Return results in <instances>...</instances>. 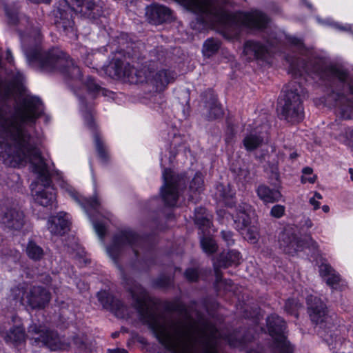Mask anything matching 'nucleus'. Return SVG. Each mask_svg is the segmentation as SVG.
<instances>
[{"mask_svg":"<svg viewBox=\"0 0 353 353\" xmlns=\"http://www.w3.org/2000/svg\"><path fill=\"white\" fill-rule=\"evenodd\" d=\"M41 99L34 96H25L20 101L16 115L6 120L0 114V132L5 141H0V160L11 167L30 164L37 181L30 185L34 201L43 206L56 202V193L51 185L50 161L41 155L38 146L41 137L28 127L43 112Z\"/></svg>","mask_w":353,"mask_h":353,"instance_id":"1","label":"nucleus"},{"mask_svg":"<svg viewBox=\"0 0 353 353\" xmlns=\"http://www.w3.org/2000/svg\"><path fill=\"white\" fill-rule=\"evenodd\" d=\"M5 11L9 23L19 22L26 28V32L19 30L21 46L28 63L33 68L44 72H58L66 83L81 80L87 88H103L92 76L83 77L80 68L69 55L59 48L43 51L39 46L41 25L30 21L26 16L18 17V9L12 11L8 6Z\"/></svg>","mask_w":353,"mask_h":353,"instance_id":"2","label":"nucleus"},{"mask_svg":"<svg viewBox=\"0 0 353 353\" xmlns=\"http://www.w3.org/2000/svg\"><path fill=\"white\" fill-rule=\"evenodd\" d=\"M130 291L142 319L148 324L159 343L171 353H193L197 344L211 345L213 339L216 337V333L212 332L208 335L194 324L172 323L157 316L149 307L147 295L141 287L136 285Z\"/></svg>","mask_w":353,"mask_h":353,"instance_id":"3","label":"nucleus"},{"mask_svg":"<svg viewBox=\"0 0 353 353\" xmlns=\"http://www.w3.org/2000/svg\"><path fill=\"white\" fill-rule=\"evenodd\" d=\"M290 70L297 79L295 83L300 88L305 86L302 82L303 73L314 74L330 86H347L353 88V78L343 66L327 63L323 59L312 58L306 61L299 57H288Z\"/></svg>","mask_w":353,"mask_h":353,"instance_id":"4","label":"nucleus"},{"mask_svg":"<svg viewBox=\"0 0 353 353\" xmlns=\"http://www.w3.org/2000/svg\"><path fill=\"white\" fill-rule=\"evenodd\" d=\"M72 12L85 18L95 20L103 14V6L95 0H60L52 10L54 23L59 31L66 35L75 36Z\"/></svg>","mask_w":353,"mask_h":353,"instance_id":"5","label":"nucleus"},{"mask_svg":"<svg viewBox=\"0 0 353 353\" xmlns=\"http://www.w3.org/2000/svg\"><path fill=\"white\" fill-rule=\"evenodd\" d=\"M77 91H82L83 90H76ZM85 92L83 94L84 97L80 98L81 112L83 117L85 124L88 128L90 129L99 158L102 161H105L108 157V148L101 139L99 132L97 130L96 125L93 120L92 112L91 106L87 110L86 102L88 101L90 105V101L92 100L97 95H101L106 98L107 100H112L117 103H125V101L137 102L141 101L145 103V98L136 99L130 98L127 99L125 94L121 91L113 92L112 90H84Z\"/></svg>","mask_w":353,"mask_h":353,"instance_id":"6","label":"nucleus"},{"mask_svg":"<svg viewBox=\"0 0 353 353\" xmlns=\"http://www.w3.org/2000/svg\"><path fill=\"white\" fill-rule=\"evenodd\" d=\"M11 292L14 300L32 309L44 307L50 299V294L45 289L25 283L12 289Z\"/></svg>","mask_w":353,"mask_h":353,"instance_id":"7","label":"nucleus"},{"mask_svg":"<svg viewBox=\"0 0 353 353\" xmlns=\"http://www.w3.org/2000/svg\"><path fill=\"white\" fill-rule=\"evenodd\" d=\"M297 90H285L279 97L277 111L288 122L294 123L303 121L304 111Z\"/></svg>","mask_w":353,"mask_h":353,"instance_id":"8","label":"nucleus"},{"mask_svg":"<svg viewBox=\"0 0 353 353\" xmlns=\"http://www.w3.org/2000/svg\"><path fill=\"white\" fill-rule=\"evenodd\" d=\"M30 339L33 345L46 346L52 351L67 350L70 344L64 338L59 337L57 333L46 330L44 327L31 325L28 328Z\"/></svg>","mask_w":353,"mask_h":353,"instance_id":"9","label":"nucleus"},{"mask_svg":"<svg viewBox=\"0 0 353 353\" xmlns=\"http://www.w3.org/2000/svg\"><path fill=\"white\" fill-rule=\"evenodd\" d=\"M353 90H332L326 98L316 100V105L324 104L330 108H337L343 119L353 116Z\"/></svg>","mask_w":353,"mask_h":353,"instance_id":"10","label":"nucleus"},{"mask_svg":"<svg viewBox=\"0 0 353 353\" xmlns=\"http://www.w3.org/2000/svg\"><path fill=\"white\" fill-rule=\"evenodd\" d=\"M144 71H139L129 63L119 58H114L105 67V72L112 79H121L130 84H141L145 78L141 75Z\"/></svg>","mask_w":353,"mask_h":353,"instance_id":"11","label":"nucleus"},{"mask_svg":"<svg viewBox=\"0 0 353 353\" xmlns=\"http://www.w3.org/2000/svg\"><path fill=\"white\" fill-rule=\"evenodd\" d=\"M267 326L270 335L274 340V348L278 353H292L293 349L286 340L285 323L279 316L272 314L267 319Z\"/></svg>","mask_w":353,"mask_h":353,"instance_id":"12","label":"nucleus"},{"mask_svg":"<svg viewBox=\"0 0 353 353\" xmlns=\"http://www.w3.org/2000/svg\"><path fill=\"white\" fill-rule=\"evenodd\" d=\"M164 185L161 189V194L165 204L168 206H174L179 197V189L183 184V176H175L170 169H165L163 172Z\"/></svg>","mask_w":353,"mask_h":353,"instance_id":"13","label":"nucleus"},{"mask_svg":"<svg viewBox=\"0 0 353 353\" xmlns=\"http://www.w3.org/2000/svg\"><path fill=\"white\" fill-rule=\"evenodd\" d=\"M142 239L133 232L123 231L115 236L112 245L107 248V253L110 257L115 260L121 250L129 247L137 254V247L142 244Z\"/></svg>","mask_w":353,"mask_h":353,"instance_id":"14","label":"nucleus"},{"mask_svg":"<svg viewBox=\"0 0 353 353\" xmlns=\"http://www.w3.org/2000/svg\"><path fill=\"white\" fill-rule=\"evenodd\" d=\"M279 243L280 248L289 254H294L305 248L314 250L317 245L310 236H307L304 241H299L298 238L285 229L279 236Z\"/></svg>","mask_w":353,"mask_h":353,"instance_id":"15","label":"nucleus"},{"mask_svg":"<svg viewBox=\"0 0 353 353\" xmlns=\"http://www.w3.org/2000/svg\"><path fill=\"white\" fill-rule=\"evenodd\" d=\"M156 68L157 63L154 61H150L148 63L143 65L139 70L144 71L141 74L143 78H145L143 83L151 80L154 81L157 87H166L175 79L176 74L174 72L162 69L154 74Z\"/></svg>","mask_w":353,"mask_h":353,"instance_id":"16","label":"nucleus"},{"mask_svg":"<svg viewBox=\"0 0 353 353\" xmlns=\"http://www.w3.org/2000/svg\"><path fill=\"white\" fill-rule=\"evenodd\" d=\"M59 185L71 198L82 206L90 218L92 214H99L101 212V203L97 195H94V196L90 199L83 198L81 195L77 192L72 186L63 179L60 181Z\"/></svg>","mask_w":353,"mask_h":353,"instance_id":"17","label":"nucleus"},{"mask_svg":"<svg viewBox=\"0 0 353 353\" xmlns=\"http://www.w3.org/2000/svg\"><path fill=\"white\" fill-rule=\"evenodd\" d=\"M308 305V312L312 321L316 324L321 323L328 319L326 307L316 296L305 297Z\"/></svg>","mask_w":353,"mask_h":353,"instance_id":"18","label":"nucleus"},{"mask_svg":"<svg viewBox=\"0 0 353 353\" xmlns=\"http://www.w3.org/2000/svg\"><path fill=\"white\" fill-rule=\"evenodd\" d=\"M248 206L244 208L243 211H240L236 216H232L235 223L237 224L236 228L238 230H245V233L243 232L244 238L252 243H254L258 237L259 234L256 229L247 228L250 223L249 214L247 212Z\"/></svg>","mask_w":353,"mask_h":353,"instance_id":"19","label":"nucleus"},{"mask_svg":"<svg viewBox=\"0 0 353 353\" xmlns=\"http://www.w3.org/2000/svg\"><path fill=\"white\" fill-rule=\"evenodd\" d=\"M269 21V17L259 10L245 13L243 17V24L251 30H262L267 28Z\"/></svg>","mask_w":353,"mask_h":353,"instance_id":"20","label":"nucleus"},{"mask_svg":"<svg viewBox=\"0 0 353 353\" xmlns=\"http://www.w3.org/2000/svg\"><path fill=\"white\" fill-rule=\"evenodd\" d=\"M70 224V216L63 212H60L57 215L50 217L48 221V229L52 234L61 236L69 230Z\"/></svg>","mask_w":353,"mask_h":353,"instance_id":"21","label":"nucleus"},{"mask_svg":"<svg viewBox=\"0 0 353 353\" xmlns=\"http://www.w3.org/2000/svg\"><path fill=\"white\" fill-rule=\"evenodd\" d=\"M145 14L149 22L155 25L170 21L172 18L171 10L165 6L159 4L148 6Z\"/></svg>","mask_w":353,"mask_h":353,"instance_id":"22","label":"nucleus"},{"mask_svg":"<svg viewBox=\"0 0 353 353\" xmlns=\"http://www.w3.org/2000/svg\"><path fill=\"white\" fill-rule=\"evenodd\" d=\"M0 223L8 228L19 230L24 223V214L14 208L6 209L0 215Z\"/></svg>","mask_w":353,"mask_h":353,"instance_id":"23","label":"nucleus"},{"mask_svg":"<svg viewBox=\"0 0 353 353\" xmlns=\"http://www.w3.org/2000/svg\"><path fill=\"white\" fill-rule=\"evenodd\" d=\"M319 273L323 279L332 289L341 290L346 286V282L327 263H323L319 266Z\"/></svg>","mask_w":353,"mask_h":353,"instance_id":"24","label":"nucleus"},{"mask_svg":"<svg viewBox=\"0 0 353 353\" xmlns=\"http://www.w3.org/2000/svg\"><path fill=\"white\" fill-rule=\"evenodd\" d=\"M97 297L103 307L110 310L118 317H123L125 307L120 301L114 299L105 291L99 292Z\"/></svg>","mask_w":353,"mask_h":353,"instance_id":"25","label":"nucleus"},{"mask_svg":"<svg viewBox=\"0 0 353 353\" xmlns=\"http://www.w3.org/2000/svg\"><path fill=\"white\" fill-rule=\"evenodd\" d=\"M1 335L7 343L14 345L24 341L26 337L24 328L20 321L10 327L8 331L2 332Z\"/></svg>","mask_w":353,"mask_h":353,"instance_id":"26","label":"nucleus"},{"mask_svg":"<svg viewBox=\"0 0 353 353\" xmlns=\"http://www.w3.org/2000/svg\"><path fill=\"white\" fill-rule=\"evenodd\" d=\"M245 52L247 54L253 55L256 59L263 61L265 60L270 54V50L266 46L254 41L245 42Z\"/></svg>","mask_w":353,"mask_h":353,"instance_id":"27","label":"nucleus"},{"mask_svg":"<svg viewBox=\"0 0 353 353\" xmlns=\"http://www.w3.org/2000/svg\"><path fill=\"white\" fill-rule=\"evenodd\" d=\"M263 140V132L259 130L258 127H255L245 137L243 143L248 151H252L259 147Z\"/></svg>","mask_w":353,"mask_h":353,"instance_id":"28","label":"nucleus"},{"mask_svg":"<svg viewBox=\"0 0 353 353\" xmlns=\"http://www.w3.org/2000/svg\"><path fill=\"white\" fill-rule=\"evenodd\" d=\"M256 194L259 199L265 203L277 202L282 198V194L279 190L270 189L265 185H261L258 187Z\"/></svg>","mask_w":353,"mask_h":353,"instance_id":"29","label":"nucleus"},{"mask_svg":"<svg viewBox=\"0 0 353 353\" xmlns=\"http://www.w3.org/2000/svg\"><path fill=\"white\" fill-rule=\"evenodd\" d=\"M234 191L231 189L230 185L224 187L223 185L219 184L216 188L214 197L219 203L232 207L234 204Z\"/></svg>","mask_w":353,"mask_h":353,"instance_id":"30","label":"nucleus"},{"mask_svg":"<svg viewBox=\"0 0 353 353\" xmlns=\"http://www.w3.org/2000/svg\"><path fill=\"white\" fill-rule=\"evenodd\" d=\"M194 222L203 233L206 232L208 234H210L211 216L207 213L205 208H199L195 210Z\"/></svg>","mask_w":353,"mask_h":353,"instance_id":"31","label":"nucleus"},{"mask_svg":"<svg viewBox=\"0 0 353 353\" xmlns=\"http://www.w3.org/2000/svg\"><path fill=\"white\" fill-rule=\"evenodd\" d=\"M205 107L208 111V117L209 119L219 118L223 114L222 108L217 102L216 99L214 97H211L209 101H206Z\"/></svg>","mask_w":353,"mask_h":353,"instance_id":"32","label":"nucleus"},{"mask_svg":"<svg viewBox=\"0 0 353 353\" xmlns=\"http://www.w3.org/2000/svg\"><path fill=\"white\" fill-rule=\"evenodd\" d=\"M240 259V253L236 250H231L225 255L221 256L219 265L220 267L226 268L232 265H237L239 263Z\"/></svg>","mask_w":353,"mask_h":353,"instance_id":"33","label":"nucleus"},{"mask_svg":"<svg viewBox=\"0 0 353 353\" xmlns=\"http://www.w3.org/2000/svg\"><path fill=\"white\" fill-rule=\"evenodd\" d=\"M203 176L201 173H196L194 177L192 180L190 184V191L191 194L190 195V199H194L196 193H200L203 189Z\"/></svg>","mask_w":353,"mask_h":353,"instance_id":"34","label":"nucleus"},{"mask_svg":"<svg viewBox=\"0 0 353 353\" xmlns=\"http://www.w3.org/2000/svg\"><path fill=\"white\" fill-rule=\"evenodd\" d=\"M220 45L219 40L213 38L208 39L203 46L202 52L204 56L210 57L216 53L219 50Z\"/></svg>","mask_w":353,"mask_h":353,"instance_id":"35","label":"nucleus"},{"mask_svg":"<svg viewBox=\"0 0 353 353\" xmlns=\"http://www.w3.org/2000/svg\"><path fill=\"white\" fill-rule=\"evenodd\" d=\"M26 254L29 258L36 261L42 257L43 252L41 248L34 242L30 241L26 248Z\"/></svg>","mask_w":353,"mask_h":353,"instance_id":"36","label":"nucleus"},{"mask_svg":"<svg viewBox=\"0 0 353 353\" xmlns=\"http://www.w3.org/2000/svg\"><path fill=\"white\" fill-rule=\"evenodd\" d=\"M10 83L12 86L11 88H26V79L23 74L19 72L12 74Z\"/></svg>","mask_w":353,"mask_h":353,"instance_id":"37","label":"nucleus"},{"mask_svg":"<svg viewBox=\"0 0 353 353\" xmlns=\"http://www.w3.org/2000/svg\"><path fill=\"white\" fill-rule=\"evenodd\" d=\"M201 245L203 251L208 254H212L216 250L214 241L210 236H202L201 238Z\"/></svg>","mask_w":353,"mask_h":353,"instance_id":"38","label":"nucleus"},{"mask_svg":"<svg viewBox=\"0 0 353 353\" xmlns=\"http://www.w3.org/2000/svg\"><path fill=\"white\" fill-rule=\"evenodd\" d=\"M303 175L301 176V182L303 183H314L316 179V176L313 174V170L309 167L303 169Z\"/></svg>","mask_w":353,"mask_h":353,"instance_id":"39","label":"nucleus"},{"mask_svg":"<svg viewBox=\"0 0 353 353\" xmlns=\"http://www.w3.org/2000/svg\"><path fill=\"white\" fill-rule=\"evenodd\" d=\"M288 41L294 46H295L297 50L299 51V53L301 55H305L307 50L305 49V46L303 44V41L301 39L294 37H289L288 38Z\"/></svg>","mask_w":353,"mask_h":353,"instance_id":"40","label":"nucleus"},{"mask_svg":"<svg viewBox=\"0 0 353 353\" xmlns=\"http://www.w3.org/2000/svg\"><path fill=\"white\" fill-rule=\"evenodd\" d=\"M285 211V208L282 205H275L270 210V215L274 218L279 219L282 217Z\"/></svg>","mask_w":353,"mask_h":353,"instance_id":"41","label":"nucleus"},{"mask_svg":"<svg viewBox=\"0 0 353 353\" xmlns=\"http://www.w3.org/2000/svg\"><path fill=\"white\" fill-rule=\"evenodd\" d=\"M92 223L94 228L98 236L100 238H103L106 230L105 223H99L94 220V219H92Z\"/></svg>","mask_w":353,"mask_h":353,"instance_id":"42","label":"nucleus"},{"mask_svg":"<svg viewBox=\"0 0 353 353\" xmlns=\"http://www.w3.org/2000/svg\"><path fill=\"white\" fill-rule=\"evenodd\" d=\"M322 196L319 192H314L312 197H311L309 200L310 203L313 206L314 210H317L320 207L319 201L322 199Z\"/></svg>","mask_w":353,"mask_h":353,"instance_id":"43","label":"nucleus"},{"mask_svg":"<svg viewBox=\"0 0 353 353\" xmlns=\"http://www.w3.org/2000/svg\"><path fill=\"white\" fill-rule=\"evenodd\" d=\"M185 277L190 281H196L199 276V272L196 269L189 268L185 271Z\"/></svg>","mask_w":353,"mask_h":353,"instance_id":"44","label":"nucleus"},{"mask_svg":"<svg viewBox=\"0 0 353 353\" xmlns=\"http://www.w3.org/2000/svg\"><path fill=\"white\" fill-rule=\"evenodd\" d=\"M298 307L299 304L294 299L288 300L285 305V310L290 313H293Z\"/></svg>","mask_w":353,"mask_h":353,"instance_id":"45","label":"nucleus"},{"mask_svg":"<svg viewBox=\"0 0 353 353\" xmlns=\"http://www.w3.org/2000/svg\"><path fill=\"white\" fill-rule=\"evenodd\" d=\"M347 145L353 147V129H345V139L343 140Z\"/></svg>","mask_w":353,"mask_h":353,"instance_id":"46","label":"nucleus"},{"mask_svg":"<svg viewBox=\"0 0 353 353\" xmlns=\"http://www.w3.org/2000/svg\"><path fill=\"white\" fill-rule=\"evenodd\" d=\"M139 91H143L145 95L147 96V97H150V101L153 102H156V98L157 96L161 95L160 90H148L147 92L145 90H139Z\"/></svg>","mask_w":353,"mask_h":353,"instance_id":"47","label":"nucleus"},{"mask_svg":"<svg viewBox=\"0 0 353 353\" xmlns=\"http://www.w3.org/2000/svg\"><path fill=\"white\" fill-rule=\"evenodd\" d=\"M73 343L78 350L88 352V347L86 344L79 338H74L73 339Z\"/></svg>","mask_w":353,"mask_h":353,"instance_id":"48","label":"nucleus"},{"mask_svg":"<svg viewBox=\"0 0 353 353\" xmlns=\"http://www.w3.org/2000/svg\"><path fill=\"white\" fill-rule=\"evenodd\" d=\"M222 237L228 245H232L234 241L232 239V234L230 231H222Z\"/></svg>","mask_w":353,"mask_h":353,"instance_id":"49","label":"nucleus"},{"mask_svg":"<svg viewBox=\"0 0 353 353\" xmlns=\"http://www.w3.org/2000/svg\"><path fill=\"white\" fill-rule=\"evenodd\" d=\"M6 59L10 63H12L14 61V58L11 53L10 50H7Z\"/></svg>","mask_w":353,"mask_h":353,"instance_id":"50","label":"nucleus"},{"mask_svg":"<svg viewBox=\"0 0 353 353\" xmlns=\"http://www.w3.org/2000/svg\"><path fill=\"white\" fill-rule=\"evenodd\" d=\"M109 353H128V352L125 349H112V350H108Z\"/></svg>","mask_w":353,"mask_h":353,"instance_id":"51","label":"nucleus"},{"mask_svg":"<svg viewBox=\"0 0 353 353\" xmlns=\"http://www.w3.org/2000/svg\"><path fill=\"white\" fill-rule=\"evenodd\" d=\"M30 1L34 2V3L43 2V3H49L51 0H30Z\"/></svg>","mask_w":353,"mask_h":353,"instance_id":"52","label":"nucleus"},{"mask_svg":"<svg viewBox=\"0 0 353 353\" xmlns=\"http://www.w3.org/2000/svg\"><path fill=\"white\" fill-rule=\"evenodd\" d=\"M322 210L324 212L327 213L330 211V207L327 205L322 206Z\"/></svg>","mask_w":353,"mask_h":353,"instance_id":"53","label":"nucleus"},{"mask_svg":"<svg viewBox=\"0 0 353 353\" xmlns=\"http://www.w3.org/2000/svg\"><path fill=\"white\" fill-rule=\"evenodd\" d=\"M349 173L350 174L351 181L353 182V168L349 169Z\"/></svg>","mask_w":353,"mask_h":353,"instance_id":"54","label":"nucleus"},{"mask_svg":"<svg viewBox=\"0 0 353 353\" xmlns=\"http://www.w3.org/2000/svg\"><path fill=\"white\" fill-rule=\"evenodd\" d=\"M333 25H334V27H336V28H339V29H340V30H345V28L341 27V26H339L338 24H336V23H334Z\"/></svg>","mask_w":353,"mask_h":353,"instance_id":"55","label":"nucleus"},{"mask_svg":"<svg viewBox=\"0 0 353 353\" xmlns=\"http://www.w3.org/2000/svg\"><path fill=\"white\" fill-rule=\"evenodd\" d=\"M118 335H119L118 332H114V333L112 334V336L113 338L117 337Z\"/></svg>","mask_w":353,"mask_h":353,"instance_id":"56","label":"nucleus"},{"mask_svg":"<svg viewBox=\"0 0 353 353\" xmlns=\"http://www.w3.org/2000/svg\"><path fill=\"white\" fill-rule=\"evenodd\" d=\"M221 213H222V210H219L218 212H217V214L219 216H221Z\"/></svg>","mask_w":353,"mask_h":353,"instance_id":"57","label":"nucleus"},{"mask_svg":"<svg viewBox=\"0 0 353 353\" xmlns=\"http://www.w3.org/2000/svg\"><path fill=\"white\" fill-rule=\"evenodd\" d=\"M161 164L163 165V158L161 159Z\"/></svg>","mask_w":353,"mask_h":353,"instance_id":"58","label":"nucleus"},{"mask_svg":"<svg viewBox=\"0 0 353 353\" xmlns=\"http://www.w3.org/2000/svg\"><path fill=\"white\" fill-rule=\"evenodd\" d=\"M238 34V31L237 30H235V32L233 33L234 35H236Z\"/></svg>","mask_w":353,"mask_h":353,"instance_id":"59","label":"nucleus"},{"mask_svg":"<svg viewBox=\"0 0 353 353\" xmlns=\"http://www.w3.org/2000/svg\"><path fill=\"white\" fill-rule=\"evenodd\" d=\"M262 128L266 130H267V126L264 125V126L262 127Z\"/></svg>","mask_w":353,"mask_h":353,"instance_id":"60","label":"nucleus"},{"mask_svg":"<svg viewBox=\"0 0 353 353\" xmlns=\"http://www.w3.org/2000/svg\"><path fill=\"white\" fill-rule=\"evenodd\" d=\"M275 176H276V179L279 177V174L277 172H275Z\"/></svg>","mask_w":353,"mask_h":353,"instance_id":"61","label":"nucleus"},{"mask_svg":"<svg viewBox=\"0 0 353 353\" xmlns=\"http://www.w3.org/2000/svg\"><path fill=\"white\" fill-rule=\"evenodd\" d=\"M270 45L273 46L274 43L273 42H270Z\"/></svg>","mask_w":353,"mask_h":353,"instance_id":"62","label":"nucleus"},{"mask_svg":"<svg viewBox=\"0 0 353 353\" xmlns=\"http://www.w3.org/2000/svg\"><path fill=\"white\" fill-rule=\"evenodd\" d=\"M307 6L309 8H311V7H312V6H311L310 4H307Z\"/></svg>","mask_w":353,"mask_h":353,"instance_id":"63","label":"nucleus"},{"mask_svg":"<svg viewBox=\"0 0 353 353\" xmlns=\"http://www.w3.org/2000/svg\"><path fill=\"white\" fill-rule=\"evenodd\" d=\"M90 169H91V172H92V167L91 165H90Z\"/></svg>","mask_w":353,"mask_h":353,"instance_id":"64","label":"nucleus"}]
</instances>
